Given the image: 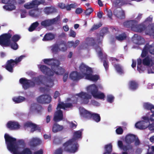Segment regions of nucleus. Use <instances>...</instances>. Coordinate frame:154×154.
Instances as JSON below:
<instances>
[{"label":"nucleus","mask_w":154,"mask_h":154,"mask_svg":"<svg viewBox=\"0 0 154 154\" xmlns=\"http://www.w3.org/2000/svg\"><path fill=\"white\" fill-rule=\"evenodd\" d=\"M144 108L148 110H150L152 112H153L154 111L152 109H154V106L152 104L148 103H145L143 104Z\"/></svg>","instance_id":"37"},{"label":"nucleus","mask_w":154,"mask_h":154,"mask_svg":"<svg viewBox=\"0 0 154 154\" xmlns=\"http://www.w3.org/2000/svg\"><path fill=\"white\" fill-rule=\"evenodd\" d=\"M84 75H81V73H79L76 71H74L70 73L69 77L70 79L74 81H77L84 78Z\"/></svg>","instance_id":"12"},{"label":"nucleus","mask_w":154,"mask_h":154,"mask_svg":"<svg viewBox=\"0 0 154 154\" xmlns=\"http://www.w3.org/2000/svg\"><path fill=\"white\" fill-rule=\"evenodd\" d=\"M20 83L22 85L23 88L26 90L30 87H33L35 86L34 82L25 78H21L19 80Z\"/></svg>","instance_id":"8"},{"label":"nucleus","mask_w":154,"mask_h":154,"mask_svg":"<svg viewBox=\"0 0 154 154\" xmlns=\"http://www.w3.org/2000/svg\"><path fill=\"white\" fill-rule=\"evenodd\" d=\"M137 41L135 42L136 44L139 45L143 44L145 42L144 39L139 35H137L135 38Z\"/></svg>","instance_id":"36"},{"label":"nucleus","mask_w":154,"mask_h":154,"mask_svg":"<svg viewBox=\"0 0 154 154\" xmlns=\"http://www.w3.org/2000/svg\"><path fill=\"white\" fill-rule=\"evenodd\" d=\"M42 143L41 140L39 139L33 138L29 142V145L31 147H35L40 144Z\"/></svg>","instance_id":"21"},{"label":"nucleus","mask_w":154,"mask_h":154,"mask_svg":"<svg viewBox=\"0 0 154 154\" xmlns=\"http://www.w3.org/2000/svg\"><path fill=\"white\" fill-rule=\"evenodd\" d=\"M145 122L144 121L138 122L135 124L136 128L140 130H143L146 128V126L144 125Z\"/></svg>","instance_id":"29"},{"label":"nucleus","mask_w":154,"mask_h":154,"mask_svg":"<svg viewBox=\"0 0 154 154\" xmlns=\"http://www.w3.org/2000/svg\"><path fill=\"white\" fill-rule=\"evenodd\" d=\"M75 8V5L72 4L70 5H66L65 9H66L67 11H70L71 8Z\"/></svg>","instance_id":"52"},{"label":"nucleus","mask_w":154,"mask_h":154,"mask_svg":"<svg viewBox=\"0 0 154 154\" xmlns=\"http://www.w3.org/2000/svg\"><path fill=\"white\" fill-rule=\"evenodd\" d=\"M117 72L121 74L123 73V71L122 66L119 64H115L114 66Z\"/></svg>","instance_id":"39"},{"label":"nucleus","mask_w":154,"mask_h":154,"mask_svg":"<svg viewBox=\"0 0 154 154\" xmlns=\"http://www.w3.org/2000/svg\"><path fill=\"white\" fill-rule=\"evenodd\" d=\"M90 91L93 97L96 99H104L105 97L104 94L101 92L98 91V88L94 84L87 86V91Z\"/></svg>","instance_id":"5"},{"label":"nucleus","mask_w":154,"mask_h":154,"mask_svg":"<svg viewBox=\"0 0 154 154\" xmlns=\"http://www.w3.org/2000/svg\"><path fill=\"white\" fill-rule=\"evenodd\" d=\"M118 145L119 147L125 151H133V146L131 145H124L122 141L119 140L118 142Z\"/></svg>","instance_id":"17"},{"label":"nucleus","mask_w":154,"mask_h":154,"mask_svg":"<svg viewBox=\"0 0 154 154\" xmlns=\"http://www.w3.org/2000/svg\"><path fill=\"white\" fill-rule=\"evenodd\" d=\"M5 142L8 149L13 154H32L30 149L28 148L24 149L23 150L18 151L19 147L16 144V139L5 134L4 136Z\"/></svg>","instance_id":"2"},{"label":"nucleus","mask_w":154,"mask_h":154,"mask_svg":"<svg viewBox=\"0 0 154 154\" xmlns=\"http://www.w3.org/2000/svg\"><path fill=\"white\" fill-rule=\"evenodd\" d=\"M148 52L151 54H154V45H149V43H146L142 50L141 57H145L148 54Z\"/></svg>","instance_id":"9"},{"label":"nucleus","mask_w":154,"mask_h":154,"mask_svg":"<svg viewBox=\"0 0 154 154\" xmlns=\"http://www.w3.org/2000/svg\"><path fill=\"white\" fill-rule=\"evenodd\" d=\"M104 11L105 13L106 14L110 20H112V13L111 10L108 8H106L104 10Z\"/></svg>","instance_id":"45"},{"label":"nucleus","mask_w":154,"mask_h":154,"mask_svg":"<svg viewBox=\"0 0 154 154\" xmlns=\"http://www.w3.org/2000/svg\"><path fill=\"white\" fill-rule=\"evenodd\" d=\"M76 95L81 99L82 103H87V93L82 91Z\"/></svg>","instance_id":"23"},{"label":"nucleus","mask_w":154,"mask_h":154,"mask_svg":"<svg viewBox=\"0 0 154 154\" xmlns=\"http://www.w3.org/2000/svg\"><path fill=\"white\" fill-rule=\"evenodd\" d=\"M128 86L130 89L133 91H135L138 88V84L135 81H131L129 82Z\"/></svg>","instance_id":"26"},{"label":"nucleus","mask_w":154,"mask_h":154,"mask_svg":"<svg viewBox=\"0 0 154 154\" xmlns=\"http://www.w3.org/2000/svg\"><path fill=\"white\" fill-rule=\"evenodd\" d=\"M123 132V129L120 127L117 128L116 130V132L118 134H122Z\"/></svg>","instance_id":"58"},{"label":"nucleus","mask_w":154,"mask_h":154,"mask_svg":"<svg viewBox=\"0 0 154 154\" xmlns=\"http://www.w3.org/2000/svg\"><path fill=\"white\" fill-rule=\"evenodd\" d=\"M95 44V40L93 38L87 37L88 46H94Z\"/></svg>","instance_id":"43"},{"label":"nucleus","mask_w":154,"mask_h":154,"mask_svg":"<svg viewBox=\"0 0 154 154\" xmlns=\"http://www.w3.org/2000/svg\"><path fill=\"white\" fill-rule=\"evenodd\" d=\"M100 79V75L98 74H88L87 73V80L94 82H96Z\"/></svg>","instance_id":"24"},{"label":"nucleus","mask_w":154,"mask_h":154,"mask_svg":"<svg viewBox=\"0 0 154 154\" xmlns=\"http://www.w3.org/2000/svg\"><path fill=\"white\" fill-rule=\"evenodd\" d=\"M93 71L92 68L87 66V73L88 74H93Z\"/></svg>","instance_id":"63"},{"label":"nucleus","mask_w":154,"mask_h":154,"mask_svg":"<svg viewBox=\"0 0 154 154\" xmlns=\"http://www.w3.org/2000/svg\"><path fill=\"white\" fill-rule=\"evenodd\" d=\"M44 11L47 14H49L57 12V9L54 7H46L44 9Z\"/></svg>","instance_id":"30"},{"label":"nucleus","mask_w":154,"mask_h":154,"mask_svg":"<svg viewBox=\"0 0 154 154\" xmlns=\"http://www.w3.org/2000/svg\"><path fill=\"white\" fill-rule=\"evenodd\" d=\"M64 110L66 108H70L72 107L73 105L71 103H64Z\"/></svg>","instance_id":"60"},{"label":"nucleus","mask_w":154,"mask_h":154,"mask_svg":"<svg viewBox=\"0 0 154 154\" xmlns=\"http://www.w3.org/2000/svg\"><path fill=\"white\" fill-rule=\"evenodd\" d=\"M108 32V29L107 27L103 28L100 30V33L98 35L97 41L98 44L101 43L104 35Z\"/></svg>","instance_id":"15"},{"label":"nucleus","mask_w":154,"mask_h":154,"mask_svg":"<svg viewBox=\"0 0 154 154\" xmlns=\"http://www.w3.org/2000/svg\"><path fill=\"white\" fill-rule=\"evenodd\" d=\"M39 23L38 21H36L32 23L28 29L30 32H32L38 26Z\"/></svg>","instance_id":"38"},{"label":"nucleus","mask_w":154,"mask_h":154,"mask_svg":"<svg viewBox=\"0 0 154 154\" xmlns=\"http://www.w3.org/2000/svg\"><path fill=\"white\" fill-rule=\"evenodd\" d=\"M44 63L51 66V70L50 68L44 65H41L40 69L44 74L49 76H53L54 73L57 75H62L65 72L64 69L60 67V62L58 60L51 59H44Z\"/></svg>","instance_id":"1"},{"label":"nucleus","mask_w":154,"mask_h":154,"mask_svg":"<svg viewBox=\"0 0 154 154\" xmlns=\"http://www.w3.org/2000/svg\"><path fill=\"white\" fill-rule=\"evenodd\" d=\"M37 6L38 5L42 4L44 5H46L45 4V2L44 0H34Z\"/></svg>","instance_id":"54"},{"label":"nucleus","mask_w":154,"mask_h":154,"mask_svg":"<svg viewBox=\"0 0 154 154\" xmlns=\"http://www.w3.org/2000/svg\"><path fill=\"white\" fill-rule=\"evenodd\" d=\"M64 138L59 137L55 136L54 137L53 143L56 145L61 144L63 142Z\"/></svg>","instance_id":"31"},{"label":"nucleus","mask_w":154,"mask_h":154,"mask_svg":"<svg viewBox=\"0 0 154 154\" xmlns=\"http://www.w3.org/2000/svg\"><path fill=\"white\" fill-rule=\"evenodd\" d=\"M25 57L24 55H21L17 57L15 60L10 59L8 60L5 66V68L9 72H13V68L15 64H17L21 61Z\"/></svg>","instance_id":"6"},{"label":"nucleus","mask_w":154,"mask_h":154,"mask_svg":"<svg viewBox=\"0 0 154 154\" xmlns=\"http://www.w3.org/2000/svg\"><path fill=\"white\" fill-rule=\"evenodd\" d=\"M47 84L46 86L48 88L52 87L54 85V81L51 79H50L48 80L47 82Z\"/></svg>","instance_id":"49"},{"label":"nucleus","mask_w":154,"mask_h":154,"mask_svg":"<svg viewBox=\"0 0 154 154\" xmlns=\"http://www.w3.org/2000/svg\"><path fill=\"white\" fill-rule=\"evenodd\" d=\"M152 61V60L150 59L148 56H147L143 59L142 63L144 65L149 66Z\"/></svg>","instance_id":"40"},{"label":"nucleus","mask_w":154,"mask_h":154,"mask_svg":"<svg viewBox=\"0 0 154 154\" xmlns=\"http://www.w3.org/2000/svg\"><path fill=\"white\" fill-rule=\"evenodd\" d=\"M75 138L70 139L63 144V149L65 151L70 153H75L78 149L79 145L76 141V138H79L81 137L82 132L80 131L75 132L74 134Z\"/></svg>","instance_id":"3"},{"label":"nucleus","mask_w":154,"mask_h":154,"mask_svg":"<svg viewBox=\"0 0 154 154\" xmlns=\"http://www.w3.org/2000/svg\"><path fill=\"white\" fill-rule=\"evenodd\" d=\"M24 126L27 127H31V131L33 133L36 130H40L38 129V126L35 124L31 122H27L24 124Z\"/></svg>","instance_id":"19"},{"label":"nucleus","mask_w":154,"mask_h":154,"mask_svg":"<svg viewBox=\"0 0 154 154\" xmlns=\"http://www.w3.org/2000/svg\"><path fill=\"white\" fill-rule=\"evenodd\" d=\"M8 47L14 50H16L18 49V45L17 42H12L10 40Z\"/></svg>","instance_id":"41"},{"label":"nucleus","mask_w":154,"mask_h":154,"mask_svg":"<svg viewBox=\"0 0 154 154\" xmlns=\"http://www.w3.org/2000/svg\"><path fill=\"white\" fill-rule=\"evenodd\" d=\"M63 150L61 148H59L57 149L54 154H62Z\"/></svg>","instance_id":"59"},{"label":"nucleus","mask_w":154,"mask_h":154,"mask_svg":"<svg viewBox=\"0 0 154 154\" xmlns=\"http://www.w3.org/2000/svg\"><path fill=\"white\" fill-rule=\"evenodd\" d=\"M55 35L51 33H48L46 34L43 38L42 40L44 41H51L55 38Z\"/></svg>","instance_id":"27"},{"label":"nucleus","mask_w":154,"mask_h":154,"mask_svg":"<svg viewBox=\"0 0 154 154\" xmlns=\"http://www.w3.org/2000/svg\"><path fill=\"white\" fill-rule=\"evenodd\" d=\"M60 16L58 15L56 17L53 19L46 20L43 21L41 22V24L42 26L46 27L54 24H56L60 19Z\"/></svg>","instance_id":"10"},{"label":"nucleus","mask_w":154,"mask_h":154,"mask_svg":"<svg viewBox=\"0 0 154 154\" xmlns=\"http://www.w3.org/2000/svg\"><path fill=\"white\" fill-rule=\"evenodd\" d=\"M113 14L117 18L123 19L125 18V13L123 10H118L115 9L113 12Z\"/></svg>","instance_id":"20"},{"label":"nucleus","mask_w":154,"mask_h":154,"mask_svg":"<svg viewBox=\"0 0 154 154\" xmlns=\"http://www.w3.org/2000/svg\"><path fill=\"white\" fill-rule=\"evenodd\" d=\"M114 97L111 95H109L107 96V101L110 103H112L114 100Z\"/></svg>","instance_id":"55"},{"label":"nucleus","mask_w":154,"mask_h":154,"mask_svg":"<svg viewBox=\"0 0 154 154\" xmlns=\"http://www.w3.org/2000/svg\"><path fill=\"white\" fill-rule=\"evenodd\" d=\"M76 35V33L74 30H70L69 35L70 36L73 38L75 37Z\"/></svg>","instance_id":"61"},{"label":"nucleus","mask_w":154,"mask_h":154,"mask_svg":"<svg viewBox=\"0 0 154 154\" xmlns=\"http://www.w3.org/2000/svg\"><path fill=\"white\" fill-rule=\"evenodd\" d=\"M142 63L141 59L139 58L137 59V69L140 72L142 71L141 68L142 66H141Z\"/></svg>","instance_id":"46"},{"label":"nucleus","mask_w":154,"mask_h":154,"mask_svg":"<svg viewBox=\"0 0 154 154\" xmlns=\"http://www.w3.org/2000/svg\"><path fill=\"white\" fill-rule=\"evenodd\" d=\"M11 35L9 34H3L0 35V45L2 47L9 46Z\"/></svg>","instance_id":"7"},{"label":"nucleus","mask_w":154,"mask_h":154,"mask_svg":"<svg viewBox=\"0 0 154 154\" xmlns=\"http://www.w3.org/2000/svg\"><path fill=\"white\" fill-rule=\"evenodd\" d=\"M79 109L81 116L83 117H86L87 114V110L83 108H80Z\"/></svg>","instance_id":"51"},{"label":"nucleus","mask_w":154,"mask_h":154,"mask_svg":"<svg viewBox=\"0 0 154 154\" xmlns=\"http://www.w3.org/2000/svg\"><path fill=\"white\" fill-rule=\"evenodd\" d=\"M63 115L62 111L60 109L58 110L55 113L53 120L56 122H60L63 119Z\"/></svg>","instance_id":"18"},{"label":"nucleus","mask_w":154,"mask_h":154,"mask_svg":"<svg viewBox=\"0 0 154 154\" xmlns=\"http://www.w3.org/2000/svg\"><path fill=\"white\" fill-rule=\"evenodd\" d=\"M7 126L10 130H12L19 128L20 125L17 122L10 121L7 123Z\"/></svg>","instance_id":"16"},{"label":"nucleus","mask_w":154,"mask_h":154,"mask_svg":"<svg viewBox=\"0 0 154 154\" xmlns=\"http://www.w3.org/2000/svg\"><path fill=\"white\" fill-rule=\"evenodd\" d=\"M102 25V24L101 23H100L97 24H94L92 27L91 29V30H94L97 29L100 27Z\"/></svg>","instance_id":"53"},{"label":"nucleus","mask_w":154,"mask_h":154,"mask_svg":"<svg viewBox=\"0 0 154 154\" xmlns=\"http://www.w3.org/2000/svg\"><path fill=\"white\" fill-rule=\"evenodd\" d=\"M108 62L105 60L103 61V65L105 68V70L107 71L109 68Z\"/></svg>","instance_id":"57"},{"label":"nucleus","mask_w":154,"mask_h":154,"mask_svg":"<svg viewBox=\"0 0 154 154\" xmlns=\"http://www.w3.org/2000/svg\"><path fill=\"white\" fill-rule=\"evenodd\" d=\"M63 129V126L60 125L57 123H55L53 125L52 131L54 133H56L62 131Z\"/></svg>","instance_id":"25"},{"label":"nucleus","mask_w":154,"mask_h":154,"mask_svg":"<svg viewBox=\"0 0 154 154\" xmlns=\"http://www.w3.org/2000/svg\"><path fill=\"white\" fill-rule=\"evenodd\" d=\"M80 41L78 40H76L75 42L71 41L69 42V45L71 47H73L74 48L76 47L79 44Z\"/></svg>","instance_id":"47"},{"label":"nucleus","mask_w":154,"mask_h":154,"mask_svg":"<svg viewBox=\"0 0 154 154\" xmlns=\"http://www.w3.org/2000/svg\"><path fill=\"white\" fill-rule=\"evenodd\" d=\"M138 22L135 20L127 21L123 23L124 26L127 28H131L134 31L141 32L144 30L146 27L143 24H138Z\"/></svg>","instance_id":"4"},{"label":"nucleus","mask_w":154,"mask_h":154,"mask_svg":"<svg viewBox=\"0 0 154 154\" xmlns=\"http://www.w3.org/2000/svg\"><path fill=\"white\" fill-rule=\"evenodd\" d=\"M105 149L106 152L103 154H110L112 150V146L111 144L105 145Z\"/></svg>","instance_id":"42"},{"label":"nucleus","mask_w":154,"mask_h":154,"mask_svg":"<svg viewBox=\"0 0 154 154\" xmlns=\"http://www.w3.org/2000/svg\"><path fill=\"white\" fill-rule=\"evenodd\" d=\"M136 136L132 134H128L126 137L125 140L126 143L128 145L134 141L136 139Z\"/></svg>","instance_id":"22"},{"label":"nucleus","mask_w":154,"mask_h":154,"mask_svg":"<svg viewBox=\"0 0 154 154\" xmlns=\"http://www.w3.org/2000/svg\"><path fill=\"white\" fill-rule=\"evenodd\" d=\"M26 99L25 97L19 96L17 97H14L13 98V101L16 103H19L24 101Z\"/></svg>","instance_id":"34"},{"label":"nucleus","mask_w":154,"mask_h":154,"mask_svg":"<svg viewBox=\"0 0 154 154\" xmlns=\"http://www.w3.org/2000/svg\"><path fill=\"white\" fill-rule=\"evenodd\" d=\"M96 50L98 52V55L99 57H101L103 56V52L101 50V48L99 46H97L96 48Z\"/></svg>","instance_id":"50"},{"label":"nucleus","mask_w":154,"mask_h":154,"mask_svg":"<svg viewBox=\"0 0 154 154\" xmlns=\"http://www.w3.org/2000/svg\"><path fill=\"white\" fill-rule=\"evenodd\" d=\"M24 7L27 9H30L37 7L34 0L30 3H27L24 5Z\"/></svg>","instance_id":"32"},{"label":"nucleus","mask_w":154,"mask_h":154,"mask_svg":"<svg viewBox=\"0 0 154 154\" xmlns=\"http://www.w3.org/2000/svg\"><path fill=\"white\" fill-rule=\"evenodd\" d=\"M42 108V106L39 105H37L35 106V110L36 111L37 113L41 114Z\"/></svg>","instance_id":"48"},{"label":"nucleus","mask_w":154,"mask_h":154,"mask_svg":"<svg viewBox=\"0 0 154 154\" xmlns=\"http://www.w3.org/2000/svg\"><path fill=\"white\" fill-rule=\"evenodd\" d=\"M64 44V41L63 40L57 41L51 47V51L53 53L56 54L59 50H60V47L61 45Z\"/></svg>","instance_id":"14"},{"label":"nucleus","mask_w":154,"mask_h":154,"mask_svg":"<svg viewBox=\"0 0 154 154\" xmlns=\"http://www.w3.org/2000/svg\"><path fill=\"white\" fill-rule=\"evenodd\" d=\"M29 14L30 16L32 17H35L36 16L35 11L34 10H31L29 11Z\"/></svg>","instance_id":"62"},{"label":"nucleus","mask_w":154,"mask_h":154,"mask_svg":"<svg viewBox=\"0 0 154 154\" xmlns=\"http://www.w3.org/2000/svg\"><path fill=\"white\" fill-rule=\"evenodd\" d=\"M21 38L20 35L15 34L12 36L11 40L12 42H17Z\"/></svg>","instance_id":"44"},{"label":"nucleus","mask_w":154,"mask_h":154,"mask_svg":"<svg viewBox=\"0 0 154 154\" xmlns=\"http://www.w3.org/2000/svg\"><path fill=\"white\" fill-rule=\"evenodd\" d=\"M40 90L42 93H47L49 91L48 88L45 87H41L39 88Z\"/></svg>","instance_id":"56"},{"label":"nucleus","mask_w":154,"mask_h":154,"mask_svg":"<svg viewBox=\"0 0 154 154\" xmlns=\"http://www.w3.org/2000/svg\"><path fill=\"white\" fill-rule=\"evenodd\" d=\"M37 100L38 102L42 104L49 103L51 101V97L49 95L43 94L38 97Z\"/></svg>","instance_id":"11"},{"label":"nucleus","mask_w":154,"mask_h":154,"mask_svg":"<svg viewBox=\"0 0 154 154\" xmlns=\"http://www.w3.org/2000/svg\"><path fill=\"white\" fill-rule=\"evenodd\" d=\"M70 128H75L77 126V124H75L73 122H71L69 123Z\"/></svg>","instance_id":"64"},{"label":"nucleus","mask_w":154,"mask_h":154,"mask_svg":"<svg viewBox=\"0 0 154 154\" xmlns=\"http://www.w3.org/2000/svg\"><path fill=\"white\" fill-rule=\"evenodd\" d=\"M127 38V35L125 32H123L119 34L118 36H116L115 38L116 39L119 41H122L125 40Z\"/></svg>","instance_id":"33"},{"label":"nucleus","mask_w":154,"mask_h":154,"mask_svg":"<svg viewBox=\"0 0 154 154\" xmlns=\"http://www.w3.org/2000/svg\"><path fill=\"white\" fill-rule=\"evenodd\" d=\"M87 119H92L96 122H99L101 120L100 115L96 113L91 112L87 110Z\"/></svg>","instance_id":"13"},{"label":"nucleus","mask_w":154,"mask_h":154,"mask_svg":"<svg viewBox=\"0 0 154 154\" xmlns=\"http://www.w3.org/2000/svg\"><path fill=\"white\" fill-rule=\"evenodd\" d=\"M79 69L80 72H81V74L83 75L84 74H85V75H84V77L87 79V66L82 63L80 65Z\"/></svg>","instance_id":"28"},{"label":"nucleus","mask_w":154,"mask_h":154,"mask_svg":"<svg viewBox=\"0 0 154 154\" xmlns=\"http://www.w3.org/2000/svg\"><path fill=\"white\" fill-rule=\"evenodd\" d=\"M4 9L8 11H11L15 9L16 7L13 4L10 3L9 4L3 6Z\"/></svg>","instance_id":"35"}]
</instances>
